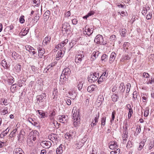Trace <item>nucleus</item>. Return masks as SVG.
<instances>
[{
  "mask_svg": "<svg viewBox=\"0 0 154 154\" xmlns=\"http://www.w3.org/2000/svg\"><path fill=\"white\" fill-rule=\"evenodd\" d=\"M66 102L67 105H70L71 103V100L69 99H67V100H66Z\"/></svg>",
  "mask_w": 154,
  "mask_h": 154,
  "instance_id": "nucleus-57",
  "label": "nucleus"
},
{
  "mask_svg": "<svg viewBox=\"0 0 154 154\" xmlns=\"http://www.w3.org/2000/svg\"><path fill=\"white\" fill-rule=\"evenodd\" d=\"M61 144L56 149V152L57 154H61L63 152L62 147Z\"/></svg>",
  "mask_w": 154,
  "mask_h": 154,
  "instance_id": "nucleus-23",
  "label": "nucleus"
},
{
  "mask_svg": "<svg viewBox=\"0 0 154 154\" xmlns=\"http://www.w3.org/2000/svg\"><path fill=\"white\" fill-rule=\"evenodd\" d=\"M123 142L125 143V141H126L128 138V135L127 134L126 132H125V133H123Z\"/></svg>",
  "mask_w": 154,
  "mask_h": 154,
  "instance_id": "nucleus-38",
  "label": "nucleus"
},
{
  "mask_svg": "<svg viewBox=\"0 0 154 154\" xmlns=\"http://www.w3.org/2000/svg\"><path fill=\"white\" fill-rule=\"evenodd\" d=\"M111 97L112 101L114 102H116L117 100L119 98L118 95L116 94H114L113 95H112Z\"/></svg>",
  "mask_w": 154,
  "mask_h": 154,
  "instance_id": "nucleus-27",
  "label": "nucleus"
},
{
  "mask_svg": "<svg viewBox=\"0 0 154 154\" xmlns=\"http://www.w3.org/2000/svg\"><path fill=\"white\" fill-rule=\"evenodd\" d=\"M116 56V54L114 52H112L109 58L110 64H112V63L114 62Z\"/></svg>",
  "mask_w": 154,
  "mask_h": 154,
  "instance_id": "nucleus-9",
  "label": "nucleus"
},
{
  "mask_svg": "<svg viewBox=\"0 0 154 154\" xmlns=\"http://www.w3.org/2000/svg\"><path fill=\"white\" fill-rule=\"evenodd\" d=\"M143 76L147 79L149 78V75L148 73L144 72L143 74Z\"/></svg>",
  "mask_w": 154,
  "mask_h": 154,
  "instance_id": "nucleus-50",
  "label": "nucleus"
},
{
  "mask_svg": "<svg viewBox=\"0 0 154 154\" xmlns=\"http://www.w3.org/2000/svg\"><path fill=\"white\" fill-rule=\"evenodd\" d=\"M51 143L50 142L46 141H44L41 142V145L44 148L47 149L49 148L51 146Z\"/></svg>",
  "mask_w": 154,
  "mask_h": 154,
  "instance_id": "nucleus-5",
  "label": "nucleus"
},
{
  "mask_svg": "<svg viewBox=\"0 0 154 154\" xmlns=\"http://www.w3.org/2000/svg\"><path fill=\"white\" fill-rule=\"evenodd\" d=\"M24 16H21L20 18V22L21 23H23L25 22V20L24 19Z\"/></svg>",
  "mask_w": 154,
  "mask_h": 154,
  "instance_id": "nucleus-49",
  "label": "nucleus"
},
{
  "mask_svg": "<svg viewBox=\"0 0 154 154\" xmlns=\"http://www.w3.org/2000/svg\"><path fill=\"white\" fill-rule=\"evenodd\" d=\"M152 17V14L149 13L146 16V18L148 20H150L151 19Z\"/></svg>",
  "mask_w": 154,
  "mask_h": 154,
  "instance_id": "nucleus-54",
  "label": "nucleus"
},
{
  "mask_svg": "<svg viewBox=\"0 0 154 154\" xmlns=\"http://www.w3.org/2000/svg\"><path fill=\"white\" fill-rule=\"evenodd\" d=\"M57 57H56V60H58L59 59L60 57L61 58L63 56V54L62 51H58L57 54Z\"/></svg>",
  "mask_w": 154,
  "mask_h": 154,
  "instance_id": "nucleus-31",
  "label": "nucleus"
},
{
  "mask_svg": "<svg viewBox=\"0 0 154 154\" xmlns=\"http://www.w3.org/2000/svg\"><path fill=\"white\" fill-rule=\"evenodd\" d=\"M103 98L102 95H99L97 97V99L96 104L98 105V106H100L103 101Z\"/></svg>",
  "mask_w": 154,
  "mask_h": 154,
  "instance_id": "nucleus-11",
  "label": "nucleus"
},
{
  "mask_svg": "<svg viewBox=\"0 0 154 154\" xmlns=\"http://www.w3.org/2000/svg\"><path fill=\"white\" fill-rule=\"evenodd\" d=\"M127 107L129 111L128 115H130V116H132L133 112L132 109L131 107V105L129 104H128L127 105Z\"/></svg>",
  "mask_w": 154,
  "mask_h": 154,
  "instance_id": "nucleus-35",
  "label": "nucleus"
},
{
  "mask_svg": "<svg viewBox=\"0 0 154 154\" xmlns=\"http://www.w3.org/2000/svg\"><path fill=\"white\" fill-rule=\"evenodd\" d=\"M107 76L108 73H106V71L105 72H103L101 76L102 79H105L107 77Z\"/></svg>",
  "mask_w": 154,
  "mask_h": 154,
  "instance_id": "nucleus-43",
  "label": "nucleus"
},
{
  "mask_svg": "<svg viewBox=\"0 0 154 154\" xmlns=\"http://www.w3.org/2000/svg\"><path fill=\"white\" fill-rule=\"evenodd\" d=\"M78 22L77 20L76 19H73L72 20V23L73 24L75 25Z\"/></svg>",
  "mask_w": 154,
  "mask_h": 154,
  "instance_id": "nucleus-60",
  "label": "nucleus"
},
{
  "mask_svg": "<svg viewBox=\"0 0 154 154\" xmlns=\"http://www.w3.org/2000/svg\"><path fill=\"white\" fill-rule=\"evenodd\" d=\"M106 117H103L101 119V124L102 126H104L106 124Z\"/></svg>",
  "mask_w": 154,
  "mask_h": 154,
  "instance_id": "nucleus-37",
  "label": "nucleus"
},
{
  "mask_svg": "<svg viewBox=\"0 0 154 154\" xmlns=\"http://www.w3.org/2000/svg\"><path fill=\"white\" fill-rule=\"evenodd\" d=\"M38 50L39 57L41 58L42 57L43 54L45 53V49L39 47L38 48Z\"/></svg>",
  "mask_w": 154,
  "mask_h": 154,
  "instance_id": "nucleus-15",
  "label": "nucleus"
},
{
  "mask_svg": "<svg viewBox=\"0 0 154 154\" xmlns=\"http://www.w3.org/2000/svg\"><path fill=\"white\" fill-rule=\"evenodd\" d=\"M14 154H24V152L22 149L20 148H17L14 151Z\"/></svg>",
  "mask_w": 154,
  "mask_h": 154,
  "instance_id": "nucleus-16",
  "label": "nucleus"
},
{
  "mask_svg": "<svg viewBox=\"0 0 154 154\" xmlns=\"http://www.w3.org/2000/svg\"><path fill=\"white\" fill-rule=\"evenodd\" d=\"M17 131L16 129H15L12 131L11 133H10V135H11L12 137H14Z\"/></svg>",
  "mask_w": 154,
  "mask_h": 154,
  "instance_id": "nucleus-55",
  "label": "nucleus"
},
{
  "mask_svg": "<svg viewBox=\"0 0 154 154\" xmlns=\"http://www.w3.org/2000/svg\"><path fill=\"white\" fill-rule=\"evenodd\" d=\"M10 128L8 127L3 132V134L4 136L6 135L8 132L9 131Z\"/></svg>",
  "mask_w": 154,
  "mask_h": 154,
  "instance_id": "nucleus-46",
  "label": "nucleus"
},
{
  "mask_svg": "<svg viewBox=\"0 0 154 154\" xmlns=\"http://www.w3.org/2000/svg\"><path fill=\"white\" fill-rule=\"evenodd\" d=\"M75 144L76 147L78 149H80L83 145L82 142L80 141H77Z\"/></svg>",
  "mask_w": 154,
  "mask_h": 154,
  "instance_id": "nucleus-22",
  "label": "nucleus"
},
{
  "mask_svg": "<svg viewBox=\"0 0 154 154\" xmlns=\"http://www.w3.org/2000/svg\"><path fill=\"white\" fill-rule=\"evenodd\" d=\"M14 70L17 72H18L21 70V65L20 64L16 65L14 68Z\"/></svg>",
  "mask_w": 154,
  "mask_h": 154,
  "instance_id": "nucleus-29",
  "label": "nucleus"
},
{
  "mask_svg": "<svg viewBox=\"0 0 154 154\" xmlns=\"http://www.w3.org/2000/svg\"><path fill=\"white\" fill-rule=\"evenodd\" d=\"M145 83L147 84H152L154 82V79L152 77L151 78L145 79Z\"/></svg>",
  "mask_w": 154,
  "mask_h": 154,
  "instance_id": "nucleus-20",
  "label": "nucleus"
},
{
  "mask_svg": "<svg viewBox=\"0 0 154 154\" xmlns=\"http://www.w3.org/2000/svg\"><path fill=\"white\" fill-rule=\"evenodd\" d=\"M85 30L83 31V33L85 35H90L93 33V30H91L88 26H86L85 27Z\"/></svg>",
  "mask_w": 154,
  "mask_h": 154,
  "instance_id": "nucleus-6",
  "label": "nucleus"
},
{
  "mask_svg": "<svg viewBox=\"0 0 154 154\" xmlns=\"http://www.w3.org/2000/svg\"><path fill=\"white\" fill-rule=\"evenodd\" d=\"M84 55L82 54H79L75 56V62L76 63H80L84 57Z\"/></svg>",
  "mask_w": 154,
  "mask_h": 154,
  "instance_id": "nucleus-10",
  "label": "nucleus"
},
{
  "mask_svg": "<svg viewBox=\"0 0 154 154\" xmlns=\"http://www.w3.org/2000/svg\"><path fill=\"white\" fill-rule=\"evenodd\" d=\"M96 88L97 87L96 86L93 85H90L88 87L87 91L88 92H91L94 91Z\"/></svg>",
  "mask_w": 154,
  "mask_h": 154,
  "instance_id": "nucleus-19",
  "label": "nucleus"
},
{
  "mask_svg": "<svg viewBox=\"0 0 154 154\" xmlns=\"http://www.w3.org/2000/svg\"><path fill=\"white\" fill-rule=\"evenodd\" d=\"M1 112V114L3 115H5V114H7L8 112V111L7 110V108H5L4 109L2 110Z\"/></svg>",
  "mask_w": 154,
  "mask_h": 154,
  "instance_id": "nucleus-45",
  "label": "nucleus"
},
{
  "mask_svg": "<svg viewBox=\"0 0 154 154\" xmlns=\"http://www.w3.org/2000/svg\"><path fill=\"white\" fill-rule=\"evenodd\" d=\"M12 55L15 59H17L20 58V56L14 51L12 52Z\"/></svg>",
  "mask_w": 154,
  "mask_h": 154,
  "instance_id": "nucleus-24",
  "label": "nucleus"
},
{
  "mask_svg": "<svg viewBox=\"0 0 154 154\" xmlns=\"http://www.w3.org/2000/svg\"><path fill=\"white\" fill-rule=\"evenodd\" d=\"M67 76L65 75L64 74H63V73L62 72V73L60 76V81H63V82L64 81H65L66 79H67Z\"/></svg>",
  "mask_w": 154,
  "mask_h": 154,
  "instance_id": "nucleus-33",
  "label": "nucleus"
},
{
  "mask_svg": "<svg viewBox=\"0 0 154 154\" xmlns=\"http://www.w3.org/2000/svg\"><path fill=\"white\" fill-rule=\"evenodd\" d=\"M6 28L9 30H10L13 29L14 28V26H13V25H10L9 26L7 27Z\"/></svg>",
  "mask_w": 154,
  "mask_h": 154,
  "instance_id": "nucleus-63",
  "label": "nucleus"
},
{
  "mask_svg": "<svg viewBox=\"0 0 154 154\" xmlns=\"http://www.w3.org/2000/svg\"><path fill=\"white\" fill-rule=\"evenodd\" d=\"M2 103L5 105H7L8 103L7 102V99H4V100L2 101Z\"/></svg>",
  "mask_w": 154,
  "mask_h": 154,
  "instance_id": "nucleus-61",
  "label": "nucleus"
},
{
  "mask_svg": "<svg viewBox=\"0 0 154 154\" xmlns=\"http://www.w3.org/2000/svg\"><path fill=\"white\" fill-rule=\"evenodd\" d=\"M66 116L64 115L59 116L58 118V120L60 122L64 123L66 121Z\"/></svg>",
  "mask_w": 154,
  "mask_h": 154,
  "instance_id": "nucleus-18",
  "label": "nucleus"
},
{
  "mask_svg": "<svg viewBox=\"0 0 154 154\" xmlns=\"http://www.w3.org/2000/svg\"><path fill=\"white\" fill-rule=\"evenodd\" d=\"M26 48L27 51H29L30 53H32L33 55H34L36 53L34 51L35 49L31 46L27 45L26 46Z\"/></svg>",
  "mask_w": 154,
  "mask_h": 154,
  "instance_id": "nucleus-13",
  "label": "nucleus"
},
{
  "mask_svg": "<svg viewBox=\"0 0 154 154\" xmlns=\"http://www.w3.org/2000/svg\"><path fill=\"white\" fill-rule=\"evenodd\" d=\"M50 123L52 125L55 127H56L57 125L58 124L57 122L54 120L51 121Z\"/></svg>",
  "mask_w": 154,
  "mask_h": 154,
  "instance_id": "nucleus-42",
  "label": "nucleus"
},
{
  "mask_svg": "<svg viewBox=\"0 0 154 154\" xmlns=\"http://www.w3.org/2000/svg\"><path fill=\"white\" fill-rule=\"evenodd\" d=\"M65 138L67 139L71 140L72 138V135L69 133H67L65 135Z\"/></svg>",
  "mask_w": 154,
  "mask_h": 154,
  "instance_id": "nucleus-36",
  "label": "nucleus"
},
{
  "mask_svg": "<svg viewBox=\"0 0 154 154\" xmlns=\"http://www.w3.org/2000/svg\"><path fill=\"white\" fill-rule=\"evenodd\" d=\"M83 86V84L81 82H79L78 85V88L79 91H80L82 88Z\"/></svg>",
  "mask_w": 154,
  "mask_h": 154,
  "instance_id": "nucleus-52",
  "label": "nucleus"
},
{
  "mask_svg": "<svg viewBox=\"0 0 154 154\" xmlns=\"http://www.w3.org/2000/svg\"><path fill=\"white\" fill-rule=\"evenodd\" d=\"M55 115V112L54 110L51 111L50 112V114L49 116H54Z\"/></svg>",
  "mask_w": 154,
  "mask_h": 154,
  "instance_id": "nucleus-56",
  "label": "nucleus"
},
{
  "mask_svg": "<svg viewBox=\"0 0 154 154\" xmlns=\"http://www.w3.org/2000/svg\"><path fill=\"white\" fill-rule=\"evenodd\" d=\"M108 59V56L106 54H103L101 56V60L102 61L106 62Z\"/></svg>",
  "mask_w": 154,
  "mask_h": 154,
  "instance_id": "nucleus-28",
  "label": "nucleus"
},
{
  "mask_svg": "<svg viewBox=\"0 0 154 154\" xmlns=\"http://www.w3.org/2000/svg\"><path fill=\"white\" fill-rule=\"evenodd\" d=\"M116 114V112L115 111H113L112 114V119L110 120V122L111 123H112V122L114 121V119L115 118V115Z\"/></svg>",
  "mask_w": 154,
  "mask_h": 154,
  "instance_id": "nucleus-47",
  "label": "nucleus"
},
{
  "mask_svg": "<svg viewBox=\"0 0 154 154\" xmlns=\"http://www.w3.org/2000/svg\"><path fill=\"white\" fill-rule=\"evenodd\" d=\"M137 92L135 91L133 93V98L135 100L136 99L137 97Z\"/></svg>",
  "mask_w": 154,
  "mask_h": 154,
  "instance_id": "nucleus-53",
  "label": "nucleus"
},
{
  "mask_svg": "<svg viewBox=\"0 0 154 154\" xmlns=\"http://www.w3.org/2000/svg\"><path fill=\"white\" fill-rule=\"evenodd\" d=\"M38 133L35 131L31 132L29 133V138L27 141L30 146H31V144L33 143L32 141H35L36 140L37 137L38 136Z\"/></svg>",
  "mask_w": 154,
  "mask_h": 154,
  "instance_id": "nucleus-1",
  "label": "nucleus"
},
{
  "mask_svg": "<svg viewBox=\"0 0 154 154\" xmlns=\"http://www.w3.org/2000/svg\"><path fill=\"white\" fill-rule=\"evenodd\" d=\"M99 77V74L95 72L89 75L88 77V79L90 82H94L97 80Z\"/></svg>",
  "mask_w": 154,
  "mask_h": 154,
  "instance_id": "nucleus-4",
  "label": "nucleus"
},
{
  "mask_svg": "<svg viewBox=\"0 0 154 154\" xmlns=\"http://www.w3.org/2000/svg\"><path fill=\"white\" fill-rule=\"evenodd\" d=\"M51 38L50 36H46L44 39L43 42V45H47L50 41Z\"/></svg>",
  "mask_w": 154,
  "mask_h": 154,
  "instance_id": "nucleus-14",
  "label": "nucleus"
},
{
  "mask_svg": "<svg viewBox=\"0 0 154 154\" xmlns=\"http://www.w3.org/2000/svg\"><path fill=\"white\" fill-rule=\"evenodd\" d=\"M68 26H70V25L68 23H64L62 25V29H64L65 31H66L68 30L67 27Z\"/></svg>",
  "mask_w": 154,
  "mask_h": 154,
  "instance_id": "nucleus-32",
  "label": "nucleus"
},
{
  "mask_svg": "<svg viewBox=\"0 0 154 154\" xmlns=\"http://www.w3.org/2000/svg\"><path fill=\"white\" fill-rule=\"evenodd\" d=\"M55 134H53L51 135H49L48 137V138L51 140L53 141L55 139Z\"/></svg>",
  "mask_w": 154,
  "mask_h": 154,
  "instance_id": "nucleus-41",
  "label": "nucleus"
},
{
  "mask_svg": "<svg viewBox=\"0 0 154 154\" xmlns=\"http://www.w3.org/2000/svg\"><path fill=\"white\" fill-rule=\"evenodd\" d=\"M45 97V94H43L37 96V100L39 102H42V100L44 98V97Z\"/></svg>",
  "mask_w": 154,
  "mask_h": 154,
  "instance_id": "nucleus-25",
  "label": "nucleus"
},
{
  "mask_svg": "<svg viewBox=\"0 0 154 154\" xmlns=\"http://www.w3.org/2000/svg\"><path fill=\"white\" fill-rule=\"evenodd\" d=\"M127 89H126V93H128L130 91V88L131 86V84L129 83H128L126 85Z\"/></svg>",
  "mask_w": 154,
  "mask_h": 154,
  "instance_id": "nucleus-44",
  "label": "nucleus"
},
{
  "mask_svg": "<svg viewBox=\"0 0 154 154\" xmlns=\"http://www.w3.org/2000/svg\"><path fill=\"white\" fill-rule=\"evenodd\" d=\"M62 73L68 77L70 73V70L69 68H66L63 70Z\"/></svg>",
  "mask_w": 154,
  "mask_h": 154,
  "instance_id": "nucleus-21",
  "label": "nucleus"
},
{
  "mask_svg": "<svg viewBox=\"0 0 154 154\" xmlns=\"http://www.w3.org/2000/svg\"><path fill=\"white\" fill-rule=\"evenodd\" d=\"M55 65V64L54 63H53L49 65L47 67L46 69H47V71H50L51 69V68L54 67Z\"/></svg>",
  "mask_w": 154,
  "mask_h": 154,
  "instance_id": "nucleus-40",
  "label": "nucleus"
},
{
  "mask_svg": "<svg viewBox=\"0 0 154 154\" xmlns=\"http://www.w3.org/2000/svg\"><path fill=\"white\" fill-rule=\"evenodd\" d=\"M94 41L97 44L102 45H105L106 44V41H104L102 36L99 34L96 36Z\"/></svg>",
  "mask_w": 154,
  "mask_h": 154,
  "instance_id": "nucleus-3",
  "label": "nucleus"
},
{
  "mask_svg": "<svg viewBox=\"0 0 154 154\" xmlns=\"http://www.w3.org/2000/svg\"><path fill=\"white\" fill-rule=\"evenodd\" d=\"M131 58V56L128 55H123L120 59V61L122 62H125V60H128Z\"/></svg>",
  "mask_w": 154,
  "mask_h": 154,
  "instance_id": "nucleus-17",
  "label": "nucleus"
},
{
  "mask_svg": "<svg viewBox=\"0 0 154 154\" xmlns=\"http://www.w3.org/2000/svg\"><path fill=\"white\" fill-rule=\"evenodd\" d=\"M109 144V148L111 149H114L118 147L117 143L116 142H111Z\"/></svg>",
  "mask_w": 154,
  "mask_h": 154,
  "instance_id": "nucleus-12",
  "label": "nucleus"
},
{
  "mask_svg": "<svg viewBox=\"0 0 154 154\" xmlns=\"http://www.w3.org/2000/svg\"><path fill=\"white\" fill-rule=\"evenodd\" d=\"M72 119H73V124L75 127H76L79 124V113L77 111L73 109L72 112Z\"/></svg>",
  "mask_w": 154,
  "mask_h": 154,
  "instance_id": "nucleus-2",
  "label": "nucleus"
},
{
  "mask_svg": "<svg viewBox=\"0 0 154 154\" xmlns=\"http://www.w3.org/2000/svg\"><path fill=\"white\" fill-rule=\"evenodd\" d=\"M120 149H118L116 150L112 151L110 152L111 154H119L120 153Z\"/></svg>",
  "mask_w": 154,
  "mask_h": 154,
  "instance_id": "nucleus-39",
  "label": "nucleus"
},
{
  "mask_svg": "<svg viewBox=\"0 0 154 154\" xmlns=\"http://www.w3.org/2000/svg\"><path fill=\"white\" fill-rule=\"evenodd\" d=\"M99 53L98 51H94L91 55V61H94L96 60V59L98 57Z\"/></svg>",
  "mask_w": 154,
  "mask_h": 154,
  "instance_id": "nucleus-8",
  "label": "nucleus"
},
{
  "mask_svg": "<svg viewBox=\"0 0 154 154\" xmlns=\"http://www.w3.org/2000/svg\"><path fill=\"white\" fill-rule=\"evenodd\" d=\"M125 86L124 84L123 83H122L120 84V86L119 87L120 91L121 93H123L125 90Z\"/></svg>",
  "mask_w": 154,
  "mask_h": 154,
  "instance_id": "nucleus-26",
  "label": "nucleus"
},
{
  "mask_svg": "<svg viewBox=\"0 0 154 154\" xmlns=\"http://www.w3.org/2000/svg\"><path fill=\"white\" fill-rule=\"evenodd\" d=\"M57 92V91L56 90H54L53 92V99H54L55 98H57V97H56L55 94H56V92Z\"/></svg>",
  "mask_w": 154,
  "mask_h": 154,
  "instance_id": "nucleus-59",
  "label": "nucleus"
},
{
  "mask_svg": "<svg viewBox=\"0 0 154 154\" xmlns=\"http://www.w3.org/2000/svg\"><path fill=\"white\" fill-rule=\"evenodd\" d=\"M38 114L41 116L42 118H44L45 116V113H44L43 111L40 112V110H38Z\"/></svg>",
  "mask_w": 154,
  "mask_h": 154,
  "instance_id": "nucleus-48",
  "label": "nucleus"
},
{
  "mask_svg": "<svg viewBox=\"0 0 154 154\" xmlns=\"http://www.w3.org/2000/svg\"><path fill=\"white\" fill-rule=\"evenodd\" d=\"M28 31L27 30H26L25 29L21 33L23 36L25 35L28 32Z\"/></svg>",
  "mask_w": 154,
  "mask_h": 154,
  "instance_id": "nucleus-62",
  "label": "nucleus"
},
{
  "mask_svg": "<svg viewBox=\"0 0 154 154\" xmlns=\"http://www.w3.org/2000/svg\"><path fill=\"white\" fill-rule=\"evenodd\" d=\"M144 145V142H141L140 144L139 147L138 149L139 150H140L143 148V146Z\"/></svg>",
  "mask_w": 154,
  "mask_h": 154,
  "instance_id": "nucleus-51",
  "label": "nucleus"
},
{
  "mask_svg": "<svg viewBox=\"0 0 154 154\" xmlns=\"http://www.w3.org/2000/svg\"><path fill=\"white\" fill-rule=\"evenodd\" d=\"M87 140V138L86 137H84L82 140L81 142H82L83 144H84L85 143Z\"/></svg>",
  "mask_w": 154,
  "mask_h": 154,
  "instance_id": "nucleus-64",
  "label": "nucleus"
},
{
  "mask_svg": "<svg viewBox=\"0 0 154 154\" xmlns=\"http://www.w3.org/2000/svg\"><path fill=\"white\" fill-rule=\"evenodd\" d=\"M1 64L5 68H8L9 67L8 65L7 64V62L5 60H2Z\"/></svg>",
  "mask_w": 154,
  "mask_h": 154,
  "instance_id": "nucleus-30",
  "label": "nucleus"
},
{
  "mask_svg": "<svg viewBox=\"0 0 154 154\" xmlns=\"http://www.w3.org/2000/svg\"><path fill=\"white\" fill-rule=\"evenodd\" d=\"M71 14L70 12L69 11L66 12L65 14V16L66 17H69Z\"/></svg>",
  "mask_w": 154,
  "mask_h": 154,
  "instance_id": "nucleus-58",
  "label": "nucleus"
},
{
  "mask_svg": "<svg viewBox=\"0 0 154 154\" xmlns=\"http://www.w3.org/2000/svg\"><path fill=\"white\" fill-rule=\"evenodd\" d=\"M99 117V113L98 112V114H97L95 117L94 119H93L92 122L91 123V126H95L97 123L98 122V119Z\"/></svg>",
  "mask_w": 154,
  "mask_h": 154,
  "instance_id": "nucleus-7",
  "label": "nucleus"
},
{
  "mask_svg": "<svg viewBox=\"0 0 154 154\" xmlns=\"http://www.w3.org/2000/svg\"><path fill=\"white\" fill-rule=\"evenodd\" d=\"M126 30L125 29H122L120 30V33L121 35L123 37H124L126 35Z\"/></svg>",
  "mask_w": 154,
  "mask_h": 154,
  "instance_id": "nucleus-34",
  "label": "nucleus"
}]
</instances>
